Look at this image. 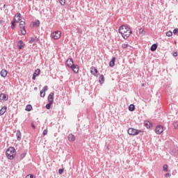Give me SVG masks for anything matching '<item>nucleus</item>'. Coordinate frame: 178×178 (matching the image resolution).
<instances>
[{"mask_svg": "<svg viewBox=\"0 0 178 178\" xmlns=\"http://www.w3.org/2000/svg\"><path fill=\"white\" fill-rule=\"evenodd\" d=\"M173 56H177V52H176V51L174 52V53H173Z\"/></svg>", "mask_w": 178, "mask_h": 178, "instance_id": "obj_46", "label": "nucleus"}, {"mask_svg": "<svg viewBox=\"0 0 178 178\" xmlns=\"http://www.w3.org/2000/svg\"><path fill=\"white\" fill-rule=\"evenodd\" d=\"M31 126L32 128H33L34 129H35V125L34 124V123L32 122V123L31 124Z\"/></svg>", "mask_w": 178, "mask_h": 178, "instance_id": "obj_44", "label": "nucleus"}, {"mask_svg": "<svg viewBox=\"0 0 178 178\" xmlns=\"http://www.w3.org/2000/svg\"><path fill=\"white\" fill-rule=\"evenodd\" d=\"M125 34H129V31H127V33H125Z\"/></svg>", "mask_w": 178, "mask_h": 178, "instance_id": "obj_50", "label": "nucleus"}, {"mask_svg": "<svg viewBox=\"0 0 178 178\" xmlns=\"http://www.w3.org/2000/svg\"><path fill=\"white\" fill-rule=\"evenodd\" d=\"M163 168L164 172H168V165L167 164H165Z\"/></svg>", "mask_w": 178, "mask_h": 178, "instance_id": "obj_39", "label": "nucleus"}, {"mask_svg": "<svg viewBox=\"0 0 178 178\" xmlns=\"http://www.w3.org/2000/svg\"><path fill=\"white\" fill-rule=\"evenodd\" d=\"M172 126L174 127V129L175 130H177L178 129V121H175L173 123H172Z\"/></svg>", "mask_w": 178, "mask_h": 178, "instance_id": "obj_30", "label": "nucleus"}, {"mask_svg": "<svg viewBox=\"0 0 178 178\" xmlns=\"http://www.w3.org/2000/svg\"><path fill=\"white\" fill-rule=\"evenodd\" d=\"M34 90H37V88H34Z\"/></svg>", "mask_w": 178, "mask_h": 178, "instance_id": "obj_52", "label": "nucleus"}, {"mask_svg": "<svg viewBox=\"0 0 178 178\" xmlns=\"http://www.w3.org/2000/svg\"><path fill=\"white\" fill-rule=\"evenodd\" d=\"M128 109L130 112H134L136 111V106L134 104H130Z\"/></svg>", "mask_w": 178, "mask_h": 178, "instance_id": "obj_24", "label": "nucleus"}, {"mask_svg": "<svg viewBox=\"0 0 178 178\" xmlns=\"http://www.w3.org/2000/svg\"><path fill=\"white\" fill-rule=\"evenodd\" d=\"M41 72V70L40 69H37L33 74V76H40V73Z\"/></svg>", "mask_w": 178, "mask_h": 178, "instance_id": "obj_28", "label": "nucleus"}, {"mask_svg": "<svg viewBox=\"0 0 178 178\" xmlns=\"http://www.w3.org/2000/svg\"><path fill=\"white\" fill-rule=\"evenodd\" d=\"M17 17L18 19H17V22H20L22 20V14L20 13H17L16 15L14 16V18L16 19Z\"/></svg>", "mask_w": 178, "mask_h": 178, "instance_id": "obj_21", "label": "nucleus"}, {"mask_svg": "<svg viewBox=\"0 0 178 178\" xmlns=\"http://www.w3.org/2000/svg\"><path fill=\"white\" fill-rule=\"evenodd\" d=\"M31 109H33V106L31 104L26 105L25 111H26L27 112H30Z\"/></svg>", "mask_w": 178, "mask_h": 178, "instance_id": "obj_27", "label": "nucleus"}, {"mask_svg": "<svg viewBox=\"0 0 178 178\" xmlns=\"http://www.w3.org/2000/svg\"><path fill=\"white\" fill-rule=\"evenodd\" d=\"M90 73L91 74H92V76H97V74H98V70H97V68H95V67L92 66L90 67Z\"/></svg>", "mask_w": 178, "mask_h": 178, "instance_id": "obj_9", "label": "nucleus"}, {"mask_svg": "<svg viewBox=\"0 0 178 178\" xmlns=\"http://www.w3.org/2000/svg\"><path fill=\"white\" fill-rule=\"evenodd\" d=\"M16 23H18L17 19H16V18H13V21L11 22L10 26L12 30H15L16 29Z\"/></svg>", "mask_w": 178, "mask_h": 178, "instance_id": "obj_10", "label": "nucleus"}, {"mask_svg": "<svg viewBox=\"0 0 178 178\" xmlns=\"http://www.w3.org/2000/svg\"><path fill=\"white\" fill-rule=\"evenodd\" d=\"M26 178H31L30 174H29V175H27L26 176Z\"/></svg>", "mask_w": 178, "mask_h": 178, "instance_id": "obj_48", "label": "nucleus"}, {"mask_svg": "<svg viewBox=\"0 0 178 178\" xmlns=\"http://www.w3.org/2000/svg\"><path fill=\"white\" fill-rule=\"evenodd\" d=\"M118 32L124 40H127L130 37V34H133V31L126 25L120 26Z\"/></svg>", "mask_w": 178, "mask_h": 178, "instance_id": "obj_1", "label": "nucleus"}, {"mask_svg": "<svg viewBox=\"0 0 178 178\" xmlns=\"http://www.w3.org/2000/svg\"><path fill=\"white\" fill-rule=\"evenodd\" d=\"M26 155H27L26 152L21 154L19 156V159H17L16 161L20 162V161H22L24 158H26Z\"/></svg>", "mask_w": 178, "mask_h": 178, "instance_id": "obj_19", "label": "nucleus"}, {"mask_svg": "<svg viewBox=\"0 0 178 178\" xmlns=\"http://www.w3.org/2000/svg\"><path fill=\"white\" fill-rule=\"evenodd\" d=\"M59 1V3L60 5H61V6H65V3H66V0H58Z\"/></svg>", "mask_w": 178, "mask_h": 178, "instance_id": "obj_31", "label": "nucleus"}, {"mask_svg": "<svg viewBox=\"0 0 178 178\" xmlns=\"http://www.w3.org/2000/svg\"><path fill=\"white\" fill-rule=\"evenodd\" d=\"M40 20L37 19L35 20V22H32V25L34 26H36V27H40Z\"/></svg>", "mask_w": 178, "mask_h": 178, "instance_id": "obj_23", "label": "nucleus"}, {"mask_svg": "<svg viewBox=\"0 0 178 178\" xmlns=\"http://www.w3.org/2000/svg\"><path fill=\"white\" fill-rule=\"evenodd\" d=\"M157 49H158V44L154 43L151 46L150 51H152V52H155V51H156Z\"/></svg>", "mask_w": 178, "mask_h": 178, "instance_id": "obj_14", "label": "nucleus"}, {"mask_svg": "<svg viewBox=\"0 0 178 178\" xmlns=\"http://www.w3.org/2000/svg\"><path fill=\"white\" fill-rule=\"evenodd\" d=\"M127 47H129V44H122V48H123V49H126V48H127Z\"/></svg>", "mask_w": 178, "mask_h": 178, "instance_id": "obj_36", "label": "nucleus"}, {"mask_svg": "<svg viewBox=\"0 0 178 178\" xmlns=\"http://www.w3.org/2000/svg\"><path fill=\"white\" fill-rule=\"evenodd\" d=\"M6 155L8 159L13 161V159H15V157L16 156V149L13 147H8L6 152Z\"/></svg>", "mask_w": 178, "mask_h": 178, "instance_id": "obj_3", "label": "nucleus"}, {"mask_svg": "<svg viewBox=\"0 0 178 178\" xmlns=\"http://www.w3.org/2000/svg\"><path fill=\"white\" fill-rule=\"evenodd\" d=\"M40 95L42 98H44V97H45V92H44V90H40Z\"/></svg>", "mask_w": 178, "mask_h": 178, "instance_id": "obj_32", "label": "nucleus"}, {"mask_svg": "<svg viewBox=\"0 0 178 178\" xmlns=\"http://www.w3.org/2000/svg\"><path fill=\"white\" fill-rule=\"evenodd\" d=\"M139 34H145V33H144V29H143V28H140V29H139Z\"/></svg>", "mask_w": 178, "mask_h": 178, "instance_id": "obj_40", "label": "nucleus"}, {"mask_svg": "<svg viewBox=\"0 0 178 178\" xmlns=\"http://www.w3.org/2000/svg\"><path fill=\"white\" fill-rule=\"evenodd\" d=\"M37 76H35V75H33V76H32V80H35V78H36Z\"/></svg>", "mask_w": 178, "mask_h": 178, "instance_id": "obj_47", "label": "nucleus"}, {"mask_svg": "<svg viewBox=\"0 0 178 178\" xmlns=\"http://www.w3.org/2000/svg\"><path fill=\"white\" fill-rule=\"evenodd\" d=\"M3 8L5 9V8H6V4H4Z\"/></svg>", "mask_w": 178, "mask_h": 178, "instance_id": "obj_49", "label": "nucleus"}, {"mask_svg": "<svg viewBox=\"0 0 178 178\" xmlns=\"http://www.w3.org/2000/svg\"><path fill=\"white\" fill-rule=\"evenodd\" d=\"M170 154V155H172V156L178 158V147H174L172 149H171Z\"/></svg>", "mask_w": 178, "mask_h": 178, "instance_id": "obj_6", "label": "nucleus"}, {"mask_svg": "<svg viewBox=\"0 0 178 178\" xmlns=\"http://www.w3.org/2000/svg\"><path fill=\"white\" fill-rule=\"evenodd\" d=\"M6 109H8V107H6V106H3L0 109V116L3 115V114L6 112Z\"/></svg>", "mask_w": 178, "mask_h": 178, "instance_id": "obj_15", "label": "nucleus"}, {"mask_svg": "<svg viewBox=\"0 0 178 178\" xmlns=\"http://www.w3.org/2000/svg\"><path fill=\"white\" fill-rule=\"evenodd\" d=\"M177 33H178V29L176 28V29H175L173 30V33H174V34H177Z\"/></svg>", "mask_w": 178, "mask_h": 178, "instance_id": "obj_41", "label": "nucleus"}, {"mask_svg": "<svg viewBox=\"0 0 178 178\" xmlns=\"http://www.w3.org/2000/svg\"><path fill=\"white\" fill-rule=\"evenodd\" d=\"M107 149H109V146H107Z\"/></svg>", "mask_w": 178, "mask_h": 178, "instance_id": "obj_51", "label": "nucleus"}, {"mask_svg": "<svg viewBox=\"0 0 178 178\" xmlns=\"http://www.w3.org/2000/svg\"><path fill=\"white\" fill-rule=\"evenodd\" d=\"M76 33H78L79 34H82L83 31L81 30V29L77 28L76 29Z\"/></svg>", "mask_w": 178, "mask_h": 178, "instance_id": "obj_35", "label": "nucleus"}, {"mask_svg": "<svg viewBox=\"0 0 178 178\" xmlns=\"http://www.w3.org/2000/svg\"><path fill=\"white\" fill-rule=\"evenodd\" d=\"M104 81H105V77L102 74L100 75L99 77V83L100 84H104Z\"/></svg>", "mask_w": 178, "mask_h": 178, "instance_id": "obj_22", "label": "nucleus"}, {"mask_svg": "<svg viewBox=\"0 0 178 178\" xmlns=\"http://www.w3.org/2000/svg\"><path fill=\"white\" fill-rule=\"evenodd\" d=\"M26 27V22L24 21H20L19 22V29L22 30V29H24Z\"/></svg>", "mask_w": 178, "mask_h": 178, "instance_id": "obj_26", "label": "nucleus"}, {"mask_svg": "<svg viewBox=\"0 0 178 178\" xmlns=\"http://www.w3.org/2000/svg\"><path fill=\"white\" fill-rule=\"evenodd\" d=\"M170 176H172V175H170V173L165 174V177H170Z\"/></svg>", "mask_w": 178, "mask_h": 178, "instance_id": "obj_43", "label": "nucleus"}, {"mask_svg": "<svg viewBox=\"0 0 178 178\" xmlns=\"http://www.w3.org/2000/svg\"><path fill=\"white\" fill-rule=\"evenodd\" d=\"M143 131L142 130L136 129L134 128H129L128 129V134H129V136H138L140 133H143Z\"/></svg>", "mask_w": 178, "mask_h": 178, "instance_id": "obj_4", "label": "nucleus"}, {"mask_svg": "<svg viewBox=\"0 0 178 178\" xmlns=\"http://www.w3.org/2000/svg\"><path fill=\"white\" fill-rule=\"evenodd\" d=\"M8 99H9V95H8V94H0V101H8Z\"/></svg>", "mask_w": 178, "mask_h": 178, "instance_id": "obj_8", "label": "nucleus"}, {"mask_svg": "<svg viewBox=\"0 0 178 178\" xmlns=\"http://www.w3.org/2000/svg\"><path fill=\"white\" fill-rule=\"evenodd\" d=\"M65 65L66 66H67V67H70V69H72L74 73H76V74L79 73V70H80V67L74 64V62L73 61V58H68L65 61Z\"/></svg>", "mask_w": 178, "mask_h": 178, "instance_id": "obj_2", "label": "nucleus"}, {"mask_svg": "<svg viewBox=\"0 0 178 178\" xmlns=\"http://www.w3.org/2000/svg\"><path fill=\"white\" fill-rule=\"evenodd\" d=\"M21 33L22 35H26L27 31H26V26H24V29H20Z\"/></svg>", "mask_w": 178, "mask_h": 178, "instance_id": "obj_29", "label": "nucleus"}, {"mask_svg": "<svg viewBox=\"0 0 178 178\" xmlns=\"http://www.w3.org/2000/svg\"><path fill=\"white\" fill-rule=\"evenodd\" d=\"M42 91H43L44 92H45V91H48V86H44Z\"/></svg>", "mask_w": 178, "mask_h": 178, "instance_id": "obj_37", "label": "nucleus"}, {"mask_svg": "<svg viewBox=\"0 0 178 178\" xmlns=\"http://www.w3.org/2000/svg\"><path fill=\"white\" fill-rule=\"evenodd\" d=\"M1 77H6L8 76V71L6 70H2L0 72Z\"/></svg>", "mask_w": 178, "mask_h": 178, "instance_id": "obj_18", "label": "nucleus"}, {"mask_svg": "<svg viewBox=\"0 0 178 178\" xmlns=\"http://www.w3.org/2000/svg\"><path fill=\"white\" fill-rule=\"evenodd\" d=\"M63 169H59L58 170V173H59V175H62L63 173Z\"/></svg>", "mask_w": 178, "mask_h": 178, "instance_id": "obj_42", "label": "nucleus"}, {"mask_svg": "<svg viewBox=\"0 0 178 178\" xmlns=\"http://www.w3.org/2000/svg\"><path fill=\"white\" fill-rule=\"evenodd\" d=\"M40 41V38L35 36V38H31V40H29V44H33V42H38Z\"/></svg>", "mask_w": 178, "mask_h": 178, "instance_id": "obj_12", "label": "nucleus"}, {"mask_svg": "<svg viewBox=\"0 0 178 178\" xmlns=\"http://www.w3.org/2000/svg\"><path fill=\"white\" fill-rule=\"evenodd\" d=\"M145 126L147 127V129H151V127H152V123H151L149 121H146L145 122Z\"/></svg>", "mask_w": 178, "mask_h": 178, "instance_id": "obj_25", "label": "nucleus"}, {"mask_svg": "<svg viewBox=\"0 0 178 178\" xmlns=\"http://www.w3.org/2000/svg\"><path fill=\"white\" fill-rule=\"evenodd\" d=\"M53 103L49 102L47 104H46V109H51V105H52Z\"/></svg>", "mask_w": 178, "mask_h": 178, "instance_id": "obj_33", "label": "nucleus"}, {"mask_svg": "<svg viewBox=\"0 0 178 178\" xmlns=\"http://www.w3.org/2000/svg\"><path fill=\"white\" fill-rule=\"evenodd\" d=\"M17 47L18 49H22V48L24 47V42H23V40L18 41Z\"/></svg>", "mask_w": 178, "mask_h": 178, "instance_id": "obj_13", "label": "nucleus"}, {"mask_svg": "<svg viewBox=\"0 0 178 178\" xmlns=\"http://www.w3.org/2000/svg\"><path fill=\"white\" fill-rule=\"evenodd\" d=\"M115 60H116V58L113 57L112 59L111 60L110 63H109L110 67H113V66H115Z\"/></svg>", "mask_w": 178, "mask_h": 178, "instance_id": "obj_20", "label": "nucleus"}, {"mask_svg": "<svg viewBox=\"0 0 178 178\" xmlns=\"http://www.w3.org/2000/svg\"><path fill=\"white\" fill-rule=\"evenodd\" d=\"M156 134H162L163 133V127L162 125H157L155 129Z\"/></svg>", "mask_w": 178, "mask_h": 178, "instance_id": "obj_7", "label": "nucleus"}, {"mask_svg": "<svg viewBox=\"0 0 178 178\" xmlns=\"http://www.w3.org/2000/svg\"><path fill=\"white\" fill-rule=\"evenodd\" d=\"M60 35H62L60 31H56L51 34V38H54V40H59Z\"/></svg>", "mask_w": 178, "mask_h": 178, "instance_id": "obj_5", "label": "nucleus"}, {"mask_svg": "<svg viewBox=\"0 0 178 178\" xmlns=\"http://www.w3.org/2000/svg\"><path fill=\"white\" fill-rule=\"evenodd\" d=\"M68 140L70 142L76 141V136L73 134H69L68 135Z\"/></svg>", "mask_w": 178, "mask_h": 178, "instance_id": "obj_16", "label": "nucleus"}, {"mask_svg": "<svg viewBox=\"0 0 178 178\" xmlns=\"http://www.w3.org/2000/svg\"><path fill=\"white\" fill-rule=\"evenodd\" d=\"M166 35H167V37H172V35H173V33L172 31H169L166 33Z\"/></svg>", "mask_w": 178, "mask_h": 178, "instance_id": "obj_34", "label": "nucleus"}, {"mask_svg": "<svg viewBox=\"0 0 178 178\" xmlns=\"http://www.w3.org/2000/svg\"><path fill=\"white\" fill-rule=\"evenodd\" d=\"M47 134H48V129H46L43 131L42 135L47 136Z\"/></svg>", "mask_w": 178, "mask_h": 178, "instance_id": "obj_38", "label": "nucleus"}, {"mask_svg": "<svg viewBox=\"0 0 178 178\" xmlns=\"http://www.w3.org/2000/svg\"><path fill=\"white\" fill-rule=\"evenodd\" d=\"M54 92H51L47 98L48 102H50V104H54Z\"/></svg>", "mask_w": 178, "mask_h": 178, "instance_id": "obj_11", "label": "nucleus"}, {"mask_svg": "<svg viewBox=\"0 0 178 178\" xmlns=\"http://www.w3.org/2000/svg\"><path fill=\"white\" fill-rule=\"evenodd\" d=\"M16 137L18 141H20V140H22V132H20V130L17 131Z\"/></svg>", "mask_w": 178, "mask_h": 178, "instance_id": "obj_17", "label": "nucleus"}, {"mask_svg": "<svg viewBox=\"0 0 178 178\" xmlns=\"http://www.w3.org/2000/svg\"><path fill=\"white\" fill-rule=\"evenodd\" d=\"M31 178H35V175L33 174H29Z\"/></svg>", "mask_w": 178, "mask_h": 178, "instance_id": "obj_45", "label": "nucleus"}]
</instances>
